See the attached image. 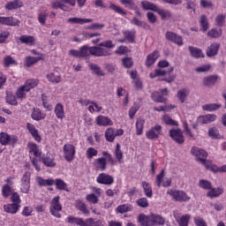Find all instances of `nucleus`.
Masks as SVG:
<instances>
[{
    "instance_id": "obj_2",
    "label": "nucleus",
    "mask_w": 226,
    "mask_h": 226,
    "mask_svg": "<svg viewBox=\"0 0 226 226\" xmlns=\"http://www.w3.org/2000/svg\"><path fill=\"white\" fill-rule=\"evenodd\" d=\"M87 0H54L51 2V7L54 10H63V11H72V8H70L66 4H70V6H75L78 4L79 8L85 6Z\"/></svg>"
},
{
    "instance_id": "obj_11",
    "label": "nucleus",
    "mask_w": 226,
    "mask_h": 226,
    "mask_svg": "<svg viewBox=\"0 0 226 226\" xmlns=\"http://www.w3.org/2000/svg\"><path fill=\"white\" fill-rule=\"evenodd\" d=\"M31 188V173L26 172L21 179L20 192L21 193H28Z\"/></svg>"
},
{
    "instance_id": "obj_9",
    "label": "nucleus",
    "mask_w": 226,
    "mask_h": 226,
    "mask_svg": "<svg viewBox=\"0 0 226 226\" xmlns=\"http://www.w3.org/2000/svg\"><path fill=\"white\" fill-rule=\"evenodd\" d=\"M160 135H163V131L162 129V125L160 124H155L146 132V137L148 139V140L159 139Z\"/></svg>"
},
{
    "instance_id": "obj_3",
    "label": "nucleus",
    "mask_w": 226,
    "mask_h": 226,
    "mask_svg": "<svg viewBox=\"0 0 226 226\" xmlns=\"http://www.w3.org/2000/svg\"><path fill=\"white\" fill-rule=\"evenodd\" d=\"M138 222L142 226H158L165 225V219L161 215L152 214L150 215H146L141 214L138 217Z\"/></svg>"
},
{
    "instance_id": "obj_26",
    "label": "nucleus",
    "mask_w": 226,
    "mask_h": 226,
    "mask_svg": "<svg viewBox=\"0 0 226 226\" xmlns=\"http://www.w3.org/2000/svg\"><path fill=\"white\" fill-rule=\"evenodd\" d=\"M166 38L167 40H170V41H173L174 43H177V45H178L179 47L183 45V38L172 32H167Z\"/></svg>"
},
{
    "instance_id": "obj_64",
    "label": "nucleus",
    "mask_w": 226,
    "mask_h": 226,
    "mask_svg": "<svg viewBox=\"0 0 226 226\" xmlns=\"http://www.w3.org/2000/svg\"><path fill=\"white\" fill-rule=\"evenodd\" d=\"M41 162L46 167H56V162H54V159L50 157H44L41 159Z\"/></svg>"
},
{
    "instance_id": "obj_12",
    "label": "nucleus",
    "mask_w": 226,
    "mask_h": 226,
    "mask_svg": "<svg viewBox=\"0 0 226 226\" xmlns=\"http://www.w3.org/2000/svg\"><path fill=\"white\" fill-rule=\"evenodd\" d=\"M92 191L94 193L87 194L86 196V200L90 204H98L99 197H102V189L98 187H93Z\"/></svg>"
},
{
    "instance_id": "obj_61",
    "label": "nucleus",
    "mask_w": 226,
    "mask_h": 226,
    "mask_svg": "<svg viewBox=\"0 0 226 226\" xmlns=\"http://www.w3.org/2000/svg\"><path fill=\"white\" fill-rule=\"evenodd\" d=\"M225 14H219L215 17V25L219 27H222V26L225 24Z\"/></svg>"
},
{
    "instance_id": "obj_18",
    "label": "nucleus",
    "mask_w": 226,
    "mask_h": 226,
    "mask_svg": "<svg viewBox=\"0 0 226 226\" xmlns=\"http://www.w3.org/2000/svg\"><path fill=\"white\" fill-rule=\"evenodd\" d=\"M170 137H171L177 144H183L185 142V136L181 129H171L170 131Z\"/></svg>"
},
{
    "instance_id": "obj_31",
    "label": "nucleus",
    "mask_w": 226,
    "mask_h": 226,
    "mask_svg": "<svg viewBox=\"0 0 226 226\" xmlns=\"http://www.w3.org/2000/svg\"><path fill=\"white\" fill-rule=\"evenodd\" d=\"M67 223H70L71 225H79V226H85L86 221L80 217H73L72 215H69L66 218Z\"/></svg>"
},
{
    "instance_id": "obj_42",
    "label": "nucleus",
    "mask_w": 226,
    "mask_h": 226,
    "mask_svg": "<svg viewBox=\"0 0 226 226\" xmlns=\"http://www.w3.org/2000/svg\"><path fill=\"white\" fill-rule=\"evenodd\" d=\"M35 180L39 186H52L54 185V179L52 178L43 179V177H37Z\"/></svg>"
},
{
    "instance_id": "obj_57",
    "label": "nucleus",
    "mask_w": 226,
    "mask_h": 226,
    "mask_svg": "<svg viewBox=\"0 0 226 226\" xmlns=\"http://www.w3.org/2000/svg\"><path fill=\"white\" fill-rule=\"evenodd\" d=\"M6 102L7 103H9V105H19V102H17V97L11 93L7 94Z\"/></svg>"
},
{
    "instance_id": "obj_39",
    "label": "nucleus",
    "mask_w": 226,
    "mask_h": 226,
    "mask_svg": "<svg viewBox=\"0 0 226 226\" xmlns=\"http://www.w3.org/2000/svg\"><path fill=\"white\" fill-rule=\"evenodd\" d=\"M38 61H41V55L40 56H26L25 58V66L29 68L30 66H33V64H36Z\"/></svg>"
},
{
    "instance_id": "obj_46",
    "label": "nucleus",
    "mask_w": 226,
    "mask_h": 226,
    "mask_svg": "<svg viewBox=\"0 0 226 226\" xmlns=\"http://www.w3.org/2000/svg\"><path fill=\"white\" fill-rule=\"evenodd\" d=\"M189 51L192 57H196V58L204 57V53H202V49L199 48L190 46Z\"/></svg>"
},
{
    "instance_id": "obj_63",
    "label": "nucleus",
    "mask_w": 226,
    "mask_h": 226,
    "mask_svg": "<svg viewBox=\"0 0 226 226\" xmlns=\"http://www.w3.org/2000/svg\"><path fill=\"white\" fill-rule=\"evenodd\" d=\"M207 34L208 36H210V38H220V36H222V29H211L210 31H208Z\"/></svg>"
},
{
    "instance_id": "obj_54",
    "label": "nucleus",
    "mask_w": 226,
    "mask_h": 226,
    "mask_svg": "<svg viewBox=\"0 0 226 226\" xmlns=\"http://www.w3.org/2000/svg\"><path fill=\"white\" fill-rule=\"evenodd\" d=\"M99 47L101 49H106V50H109V54H110V49H114V47H116V44L112 43V41L108 40V41H104L101 42L99 44Z\"/></svg>"
},
{
    "instance_id": "obj_50",
    "label": "nucleus",
    "mask_w": 226,
    "mask_h": 226,
    "mask_svg": "<svg viewBox=\"0 0 226 226\" xmlns=\"http://www.w3.org/2000/svg\"><path fill=\"white\" fill-rule=\"evenodd\" d=\"M89 68L98 77H103V75H104L103 74V71L98 66V64H89Z\"/></svg>"
},
{
    "instance_id": "obj_51",
    "label": "nucleus",
    "mask_w": 226,
    "mask_h": 226,
    "mask_svg": "<svg viewBox=\"0 0 226 226\" xmlns=\"http://www.w3.org/2000/svg\"><path fill=\"white\" fill-rule=\"evenodd\" d=\"M146 122L144 121V119L139 118L136 122V133L137 135H142L143 132H144V124Z\"/></svg>"
},
{
    "instance_id": "obj_47",
    "label": "nucleus",
    "mask_w": 226,
    "mask_h": 226,
    "mask_svg": "<svg viewBox=\"0 0 226 226\" xmlns=\"http://www.w3.org/2000/svg\"><path fill=\"white\" fill-rule=\"evenodd\" d=\"M162 121L169 126H177L178 124L177 121L172 119L169 115L162 116Z\"/></svg>"
},
{
    "instance_id": "obj_55",
    "label": "nucleus",
    "mask_w": 226,
    "mask_h": 226,
    "mask_svg": "<svg viewBox=\"0 0 226 226\" xmlns=\"http://www.w3.org/2000/svg\"><path fill=\"white\" fill-rule=\"evenodd\" d=\"M103 108L102 106L98 105V103L92 102L91 104L88 106V110L91 114L94 112H100L102 110Z\"/></svg>"
},
{
    "instance_id": "obj_48",
    "label": "nucleus",
    "mask_w": 226,
    "mask_h": 226,
    "mask_svg": "<svg viewBox=\"0 0 226 226\" xmlns=\"http://www.w3.org/2000/svg\"><path fill=\"white\" fill-rule=\"evenodd\" d=\"M141 6L143 10H150L151 11H156L158 10V6L154 4L149 3L148 1L141 2Z\"/></svg>"
},
{
    "instance_id": "obj_60",
    "label": "nucleus",
    "mask_w": 226,
    "mask_h": 226,
    "mask_svg": "<svg viewBox=\"0 0 226 226\" xmlns=\"http://www.w3.org/2000/svg\"><path fill=\"white\" fill-rule=\"evenodd\" d=\"M132 205H128V204H124V205H120L117 207V213H128V211H132Z\"/></svg>"
},
{
    "instance_id": "obj_24",
    "label": "nucleus",
    "mask_w": 226,
    "mask_h": 226,
    "mask_svg": "<svg viewBox=\"0 0 226 226\" xmlns=\"http://www.w3.org/2000/svg\"><path fill=\"white\" fill-rule=\"evenodd\" d=\"M54 112L56 119H60L61 121H63V119L66 117V115L64 113V106H63L61 102L56 103Z\"/></svg>"
},
{
    "instance_id": "obj_17",
    "label": "nucleus",
    "mask_w": 226,
    "mask_h": 226,
    "mask_svg": "<svg viewBox=\"0 0 226 226\" xmlns=\"http://www.w3.org/2000/svg\"><path fill=\"white\" fill-rule=\"evenodd\" d=\"M64 154L67 162H72L75 158V147L72 144L64 146Z\"/></svg>"
},
{
    "instance_id": "obj_38",
    "label": "nucleus",
    "mask_w": 226,
    "mask_h": 226,
    "mask_svg": "<svg viewBox=\"0 0 226 226\" xmlns=\"http://www.w3.org/2000/svg\"><path fill=\"white\" fill-rule=\"evenodd\" d=\"M155 11L158 13V15H160L162 20H167L172 18V12H170L169 10L160 9L157 7Z\"/></svg>"
},
{
    "instance_id": "obj_5",
    "label": "nucleus",
    "mask_w": 226,
    "mask_h": 226,
    "mask_svg": "<svg viewBox=\"0 0 226 226\" xmlns=\"http://www.w3.org/2000/svg\"><path fill=\"white\" fill-rule=\"evenodd\" d=\"M102 154L103 157H99L94 161V167L97 170L103 172L107 169V162H109L111 165H116V161H114L112 154L108 151H102Z\"/></svg>"
},
{
    "instance_id": "obj_4",
    "label": "nucleus",
    "mask_w": 226,
    "mask_h": 226,
    "mask_svg": "<svg viewBox=\"0 0 226 226\" xmlns=\"http://www.w3.org/2000/svg\"><path fill=\"white\" fill-rule=\"evenodd\" d=\"M27 148L29 151L30 160L34 167L35 168V170H37V172H40V170H41V168L38 164V160H36V158H41V149H40L38 145H36V143L34 142H28Z\"/></svg>"
},
{
    "instance_id": "obj_40",
    "label": "nucleus",
    "mask_w": 226,
    "mask_h": 226,
    "mask_svg": "<svg viewBox=\"0 0 226 226\" xmlns=\"http://www.w3.org/2000/svg\"><path fill=\"white\" fill-rule=\"evenodd\" d=\"M189 94H190V90L187 88H183L177 92V98L179 100V102H181L182 103H185Z\"/></svg>"
},
{
    "instance_id": "obj_21",
    "label": "nucleus",
    "mask_w": 226,
    "mask_h": 226,
    "mask_svg": "<svg viewBox=\"0 0 226 226\" xmlns=\"http://www.w3.org/2000/svg\"><path fill=\"white\" fill-rule=\"evenodd\" d=\"M26 128L35 142H41V136L40 135V132H38V129H36L34 124L27 123Z\"/></svg>"
},
{
    "instance_id": "obj_35",
    "label": "nucleus",
    "mask_w": 226,
    "mask_h": 226,
    "mask_svg": "<svg viewBox=\"0 0 226 226\" xmlns=\"http://www.w3.org/2000/svg\"><path fill=\"white\" fill-rule=\"evenodd\" d=\"M220 49V43H212L210 47L207 48V56L208 57H213L218 54V49Z\"/></svg>"
},
{
    "instance_id": "obj_8",
    "label": "nucleus",
    "mask_w": 226,
    "mask_h": 226,
    "mask_svg": "<svg viewBox=\"0 0 226 226\" xmlns=\"http://www.w3.org/2000/svg\"><path fill=\"white\" fill-rule=\"evenodd\" d=\"M167 193L172 197L173 200H177V202H188L190 200V197L183 191L170 189Z\"/></svg>"
},
{
    "instance_id": "obj_53",
    "label": "nucleus",
    "mask_w": 226,
    "mask_h": 226,
    "mask_svg": "<svg viewBox=\"0 0 226 226\" xmlns=\"http://www.w3.org/2000/svg\"><path fill=\"white\" fill-rule=\"evenodd\" d=\"M54 183L57 190H64L65 192H70V190H68V185H66V183H64V181L61 179H56L54 180Z\"/></svg>"
},
{
    "instance_id": "obj_52",
    "label": "nucleus",
    "mask_w": 226,
    "mask_h": 226,
    "mask_svg": "<svg viewBox=\"0 0 226 226\" xmlns=\"http://www.w3.org/2000/svg\"><path fill=\"white\" fill-rule=\"evenodd\" d=\"M216 80H218V77L216 76H208L203 79L204 86H215L216 84Z\"/></svg>"
},
{
    "instance_id": "obj_7",
    "label": "nucleus",
    "mask_w": 226,
    "mask_h": 226,
    "mask_svg": "<svg viewBox=\"0 0 226 226\" xmlns=\"http://www.w3.org/2000/svg\"><path fill=\"white\" fill-rule=\"evenodd\" d=\"M61 200V197L56 196L52 199L50 207H49V212L50 214L55 216L56 218H61V211H63V205L59 203V200Z\"/></svg>"
},
{
    "instance_id": "obj_44",
    "label": "nucleus",
    "mask_w": 226,
    "mask_h": 226,
    "mask_svg": "<svg viewBox=\"0 0 226 226\" xmlns=\"http://www.w3.org/2000/svg\"><path fill=\"white\" fill-rule=\"evenodd\" d=\"M222 193H223V189L217 187V188H213L211 187V189L209 190V192H207V197H209L210 199H215V197H220V195H222Z\"/></svg>"
},
{
    "instance_id": "obj_34",
    "label": "nucleus",
    "mask_w": 226,
    "mask_h": 226,
    "mask_svg": "<svg viewBox=\"0 0 226 226\" xmlns=\"http://www.w3.org/2000/svg\"><path fill=\"white\" fill-rule=\"evenodd\" d=\"M31 117L34 121H41L47 117V114L41 112V109H34Z\"/></svg>"
},
{
    "instance_id": "obj_59",
    "label": "nucleus",
    "mask_w": 226,
    "mask_h": 226,
    "mask_svg": "<svg viewBox=\"0 0 226 226\" xmlns=\"http://www.w3.org/2000/svg\"><path fill=\"white\" fill-rule=\"evenodd\" d=\"M190 215H182L177 221L179 226H188V222H190Z\"/></svg>"
},
{
    "instance_id": "obj_58",
    "label": "nucleus",
    "mask_w": 226,
    "mask_h": 226,
    "mask_svg": "<svg viewBox=\"0 0 226 226\" xmlns=\"http://www.w3.org/2000/svg\"><path fill=\"white\" fill-rule=\"evenodd\" d=\"M203 165H205V167L208 169V170H211L212 172H220V168L213 164L211 161H207Z\"/></svg>"
},
{
    "instance_id": "obj_15",
    "label": "nucleus",
    "mask_w": 226,
    "mask_h": 226,
    "mask_svg": "<svg viewBox=\"0 0 226 226\" xmlns=\"http://www.w3.org/2000/svg\"><path fill=\"white\" fill-rule=\"evenodd\" d=\"M0 24L2 26H9L11 27H16L20 26V20L13 17H0Z\"/></svg>"
},
{
    "instance_id": "obj_62",
    "label": "nucleus",
    "mask_w": 226,
    "mask_h": 226,
    "mask_svg": "<svg viewBox=\"0 0 226 226\" xmlns=\"http://www.w3.org/2000/svg\"><path fill=\"white\" fill-rule=\"evenodd\" d=\"M199 186L203 190H211V188L213 187V185H211V182L204 179L200 180Z\"/></svg>"
},
{
    "instance_id": "obj_41",
    "label": "nucleus",
    "mask_w": 226,
    "mask_h": 226,
    "mask_svg": "<svg viewBox=\"0 0 226 226\" xmlns=\"http://www.w3.org/2000/svg\"><path fill=\"white\" fill-rule=\"evenodd\" d=\"M142 188L144 190V193L147 199L153 198V187H151V185L147 182H142L141 183Z\"/></svg>"
},
{
    "instance_id": "obj_16",
    "label": "nucleus",
    "mask_w": 226,
    "mask_h": 226,
    "mask_svg": "<svg viewBox=\"0 0 226 226\" xmlns=\"http://www.w3.org/2000/svg\"><path fill=\"white\" fill-rule=\"evenodd\" d=\"M18 140L19 139L16 136H10V134L6 132L0 133V144H2V146H8V144H17Z\"/></svg>"
},
{
    "instance_id": "obj_14",
    "label": "nucleus",
    "mask_w": 226,
    "mask_h": 226,
    "mask_svg": "<svg viewBox=\"0 0 226 226\" xmlns=\"http://www.w3.org/2000/svg\"><path fill=\"white\" fill-rule=\"evenodd\" d=\"M96 182L99 183V185H106L107 186H110V185H114V177L107 173H101L97 177Z\"/></svg>"
},
{
    "instance_id": "obj_49",
    "label": "nucleus",
    "mask_w": 226,
    "mask_h": 226,
    "mask_svg": "<svg viewBox=\"0 0 226 226\" xmlns=\"http://www.w3.org/2000/svg\"><path fill=\"white\" fill-rule=\"evenodd\" d=\"M222 105L218 103L205 104L202 106V109L207 112H213V110H218Z\"/></svg>"
},
{
    "instance_id": "obj_10",
    "label": "nucleus",
    "mask_w": 226,
    "mask_h": 226,
    "mask_svg": "<svg viewBox=\"0 0 226 226\" xmlns=\"http://www.w3.org/2000/svg\"><path fill=\"white\" fill-rule=\"evenodd\" d=\"M165 176V170H161L160 173L156 176L155 178V183L158 186V188H160V186H163V188H169V186L172 185V178L170 177H166L163 179Z\"/></svg>"
},
{
    "instance_id": "obj_30",
    "label": "nucleus",
    "mask_w": 226,
    "mask_h": 226,
    "mask_svg": "<svg viewBox=\"0 0 226 226\" xmlns=\"http://www.w3.org/2000/svg\"><path fill=\"white\" fill-rule=\"evenodd\" d=\"M160 57V52L158 50L154 51L147 56L146 66H153L156 63V59Z\"/></svg>"
},
{
    "instance_id": "obj_45",
    "label": "nucleus",
    "mask_w": 226,
    "mask_h": 226,
    "mask_svg": "<svg viewBox=\"0 0 226 226\" xmlns=\"http://www.w3.org/2000/svg\"><path fill=\"white\" fill-rule=\"evenodd\" d=\"M105 139L108 142H112L116 139V130L112 127H109L105 132Z\"/></svg>"
},
{
    "instance_id": "obj_28",
    "label": "nucleus",
    "mask_w": 226,
    "mask_h": 226,
    "mask_svg": "<svg viewBox=\"0 0 226 226\" xmlns=\"http://www.w3.org/2000/svg\"><path fill=\"white\" fill-rule=\"evenodd\" d=\"M85 226H105V221L98 218H87L85 220Z\"/></svg>"
},
{
    "instance_id": "obj_27",
    "label": "nucleus",
    "mask_w": 226,
    "mask_h": 226,
    "mask_svg": "<svg viewBox=\"0 0 226 226\" xmlns=\"http://www.w3.org/2000/svg\"><path fill=\"white\" fill-rule=\"evenodd\" d=\"M19 209H20V205L16 203L6 204L4 206L5 213H9L11 215H17V213H19Z\"/></svg>"
},
{
    "instance_id": "obj_43",
    "label": "nucleus",
    "mask_w": 226,
    "mask_h": 226,
    "mask_svg": "<svg viewBox=\"0 0 226 226\" xmlns=\"http://www.w3.org/2000/svg\"><path fill=\"white\" fill-rule=\"evenodd\" d=\"M27 93H29V90H26L23 85L17 89L16 97L18 98V100H24L27 97Z\"/></svg>"
},
{
    "instance_id": "obj_19",
    "label": "nucleus",
    "mask_w": 226,
    "mask_h": 226,
    "mask_svg": "<svg viewBox=\"0 0 226 226\" xmlns=\"http://www.w3.org/2000/svg\"><path fill=\"white\" fill-rule=\"evenodd\" d=\"M167 94H169V90H167V88H163L161 90V94L160 92H154L151 97L154 102L163 103V102H165V97L163 96H167Z\"/></svg>"
},
{
    "instance_id": "obj_29",
    "label": "nucleus",
    "mask_w": 226,
    "mask_h": 226,
    "mask_svg": "<svg viewBox=\"0 0 226 226\" xmlns=\"http://www.w3.org/2000/svg\"><path fill=\"white\" fill-rule=\"evenodd\" d=\"M215 121H216V115L208 114L198 117V123H200L201 124H207Z\"/></svg>"
},
{
    "instance_id": "obj_33",
    "label": "nucleus",
    "mask_w": 226,
    "mask_h": 226,
    "mask_svg": "<svg viewBox=\"0 0 226 226\" xmlns=\"http://www.w3.org/2000/svg\"><path fill=\"white\" fill-rule=\"evenodd\" d=\"M115 163H123V150H121V145L117 144L114 151Z\"/></svg>"
},
{
    "instance_id": "obj_32",
    "label": "nucleus",
    "mask_w": 226,
    "mask_h": 226,
    "mask_svg": "<svg viewBox=\"0 0 226 226\" xmlns=\"http://www.w3.org/2000/svg\"><path fill=\"white\" fill-rule=\"evenodd\" d=\"M67 22H69V24H79V26H84V24L93 22V19L69 18Z\"/></svg>"
},
{
    "instance_id": "obj_23",
    "label": "nucleus",
    "mask_w": 226,
    "mask_h": 226,
    "mask_svg": "<svg viewBox=\"0 0 226 226\" xmlns=\"http://www.w3.org/2000/svg\"><path fill=\"white\" fill-rule=\"evenodd\" d=\"M20 43L33 47L36 43V38L33 35L22 34L19 37Z\"/></svg>"
},
{
    "instance_id": "obj_20",
    "label": "nucleus",
    "mask_w": 226,
    "mask_h": 226,
    "mask_svg": "<svg viewBox=\"0 0 226 226\" xmlns=\"http://www.w3.org/2000/svg\"><path fill=\"white\" fill-rule=\"evenodd\" d=\"M95 123L98 126H112L114 122L109 117L100 115L95 118Z\"/></svg>"
},
{
    "instance_id": "obj_13",
    "label": "nucleus",
    "mask_w": 226,
    "mask_h": 226,
    "mask_svg": "<svg viewBox=\"0 0 226 226\" xmlns=\"http://www.w3.org/2000/svg\"><path fill=\"white\" fill-rule=\"evenodd\" d=\"M191 153L192 154L196 156V158H198V161L201 163L205 164L207 162L206 161V158H207V152H206V150L194 147L191 149Z\"/></svg>"
},
{
    "instance_id": "obj_6",
    "label": "nucleus",
    "mask_w": 226,
    "mask_h": 226,
    "mask_svg": "<svg viewBox=\"0 0 226 226\" xmlns=\"http://www.w3.org/2000/svg\"><path fill=\"white\" fill-rule=\"evenodd\" d=\"M174 72V67H171L170 70L167 72L163 69H156L150 73V79H156V77H162L161 80H164L170 84V82H174L176 76L170 75Z\"/></svg>"
},
{
    "instance_id": "obj_36",
    "label": "nucleus",
    "mask_w": 226,
    "mask_h": 226,
    "mask_svg": "<svg viewBox=\"0 0 226 226\" xmlns=\"http://www.w3.org/2000/svg\"><path fill=\"white\" fill-rule=\"evenodd\" d=\"M38 84H40V81L38 79H26L23 87H25L26 91L29 92L31 91V89H34V87H36Z\"/></svg>"
},
{
    "instance_id": "obj_1",
    "label": "nucleus",
    "mask_w": 226,
    "mask_h": 226,
    "mask_svg": "<svg viewBox=\"0 0 226 226\" xmlns=\"http://www.w3.org/2000/svg\"><path fill=\"white\" fill-rule=\"evenodd\" d=\"M79 55L80 57H89V56H94V57H107L108 56H110L111 53L107 49L85 45L79 49Z\"/></svg>"
},
{
    "instance_id": "obj_56",
    "label": "nucleus",
    "mask_w": 226,
    "mask_h": 226,
    "mask_svg": "<svg viewBox=\"0 0 226 226\" xmlns=\"http://www.w3.org/2000/svg\"><path fill=\"white\" fill-rule=\"evenodd\" d=\"M86 156L88 160H91L94 156H98V150L94 147H88L86 152Z\"/></svg>"
},
{
    "instance_id": "obj_37",
    "label": "nucleus",
    "mask_w": 226,
    "mask_h": 226,
    "mask_svg": "<svg viewBox=\"0 0 226 226\" xmlns=\"http://www.w3.org/2000/svg\"><path fill=\"white\" fill-rule=\"evenodd\" d=\"M74 206L76 209H79V211H81L83 215H89V210L87 209V207H86V203L83 202L80 200H77L74 203Z\"/></svg>"
},
{
    "instance_id": "obj_25",
    "label": "nucleus",
    "mask_w": 226,
    "mask_h": 226,
    "mask_svg": "<svg viewBox=\"0 0 226 226\" xmlns=\"http://www.w3.org/2000/svg\"><path fill=\"white\" fill-rule=\"evenodd\" d=\"M23 6L24 2H22L21 0H13L6 3L5 10L11 11V10H19V8H22Z\"/></svg>"
},
{
    "instance_id": "obj_22",
    "label": "nucleus",
    "mask_w": 226,
    "mask_h": 226,
    "mask_svg": "<svg viewBox=\"0 0 226 226\" xmlns=\"http://www.w3.org/2000/svg\"><path fill=\"white\" fill-rule=\"evenodd\" d=\"M46 79L52 84H59L63 80L61 74L57 71H53L52 72L48 73Z\"/></svg>"
}]
</instances>
